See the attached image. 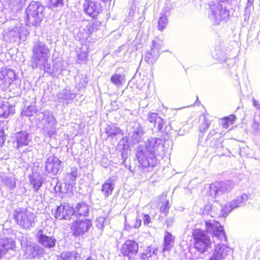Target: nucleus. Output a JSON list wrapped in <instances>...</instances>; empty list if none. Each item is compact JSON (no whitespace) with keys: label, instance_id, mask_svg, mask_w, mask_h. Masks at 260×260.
I'll use <instances>...</instances> for the list:
<instances>
[{"label":"nucleus","instance_id":"nucleus-45","mask_svg":"<svg viewBox=\"0 0 260 260\" xmlns=\"http://www.w3.org/2000/svg\"><path fill=\"white\" fill-rule=\"evenodd\" d=\"M167 23V18L165 16L160 17L158 22V29L159 30L162 31L166 28Z\"/></svg>","mask_w":260,"mask_h":260},{"label":"nucleus","instance_id":"nucleus-47","mask_svg":"<svg viewBox=\"0 0 260 260\" xmlns=\"http://www.w3.org/2000/svg\"><path fill=\"white\" fill-rule=\"evenodd\" d=\"M44 130L47 132L48 135L51 137L56 133L55 125L53 126H48L47 125L44 126Z\"/></svg>","mask_w":260,"mask_h":260},{"label":"nucleus","instance_id":"nucleus-34","mask_svg":"<svg viewBox=\"0 0 260 260\" xmlns=\"http://www.w3.org/2000/svg\"><path fill=\"white\" fill-rule=\"evenodd\" d=\"M105 132L108 137H111L123 134L122 130L114 124L108 125L105 128Z\"/></svg>","mask_w":260,"mask_h":260},{"label":"nucleus","instance_id":"nucleus-3","mask_svg":"<svg viewBox=\"0 0 260 260\" xmlns=\"http://www.w3.org/2000/svg\"><path fill=\"white\" fill-rule=\"evenodd\" d=\"M9 26L3 32V40L6 42H15L18 38L24 41L29 32L18 20L12 19L7 22Z\"/></svg>","mask_w":260,"mask_h":260},{"label":"nucleus","instance_id":"nucleus-48","mask_svg":"<svg viewBox=\"0 0 260 260\" xmlns=\"http://www.w3.org/2000/svg\"><path fill=\"white\" fill-rule=\"evenodd\" d=\"M161 118L158 117L157 114L156 113H150L148 116V120L151 123H154V124L157 122V119Z\"/></svg>","mask_w":260,"mask_h":260},{"label":"nucleus","instance_id":"nucleus-42","mask_svg":"<svg viewBox=\"0 0 260 260\" xmlns=\"http://www.w3.org/2000/svg\"><path fill=\"white\" fill-rule=\"evenodd\" d=\"M30 184L33 186L34 190L38 191L42 185V181L39 177L31 178L30 179Z\"/></svg>","mask_w":260,"mask_h":260},{"label":"nucleus","instance_id":"nucleus-2","mask_svg":"<svg viewBox=\"0 0 260 260\" xmlns=\"http://www.w3.org/2000/svg\"><path fill=\"white\" fill-rule=\"evenodd\" d=\"M163 147L162 140L154 138L149 140L145 148L139 147L136 156L140 164L144 168H152L156 162L155 154L162 151Z\"/></svg>","mask_w":260,"mask_h":260},{"label":"nucleus","instance_id":"nucleus-32","mask_svg":"<svg viewBox=\"0 0 260 260\" xmlns=\"http://www.w3.org/2000/svg\"><path fill=\"white\" fill-rule=\"evenodd\" d=\"M0 181L10 190H12L16 187V179L13 176H1Z\"/></svg>","mask_w":260,"mask_h":260},{"label":"nucleus","instance_id":"nucleus-50","mask_svg":"<svg viewBox=\"0 0 260 260\" xmlns=\"http://www.w3.org/2000/svg\"><path fill=\"white\" fill-rule=\"evenodd\" d=\"M164 124V120L162 118H158L157 119V122L154 124L156 125V128L158 129L159 131H160L161 132H163V125Z\"/></svg>","mask_w":260,"mask_h":260},{"label":"nucleus","instance_id":"nucleus-4","mask_svg":"<svg viewBox=\"0 0 260 260\" xmlns=\"http://www.w3.org/2000/svg\"><path fill=\"white\" fill-rule=\"evenodd\" d=\"M32 51V67L34 69L45 67L50 57V49L48 46L44 42L38 41L34 43Z\"/></svg>","mask_w":260,"mask_h":260},{"label":"nucleus","instance_id":"nucleus-53","mask_svg":"<svg viewBox=\"0 0 260 260\" xmlns=\"http://www.w3.org/2000/svg\"><path fill=\"white\" fill-rule=\"evenodd\" d=\"M208 126H209V123L208 122V121H207L206 119H204L202 124L201 125V127H200V131L201 132H204V131H205L208 128Z\"/></svg>","mask_w":260,"mask_h":260},{"label":"nucleus","instance_id":"nucleus-59","mask_svg":"<svg viewBox=\"0 0 260 260\" xmlns=\"http://www.w3.org/2000/svg\"><path fill=\"white\" fill-rule=\"evenodd\" d=\"M86 260H95L91 257L87 258Z\"/></svg>","mask_w":260,"mask_h":260},{"label":"nucleus","instance_id":"nucleus-39","mask_svg":"<svg viewBox=\"0 0 260 260\" xmlns=\"http://www.w3.org/2000/svg\"><path fill=\"white\" fill-rule=\"evenodd\" d=\"M101 27V23L98 21H95L93 22L88 23L86 28L88 31V34H91L92 32H94L100 29Z\"/></svg>","mask_w":260,"mask_h":260},{"label":"nucleus","instance_id":"nucleus-31","mask_svg":"<svg viewBox=\"0 0 260 260\" xmlns=\"http://www.w3.org/2000/svg\"><path fill=\"white\" fill-rule=\"evenodd\" d=\"M167 194L166 193H162L160 200L162 202V205L159 208L160 212L162 214H164L166 216L168 213L170 208V204L168 200H166Z\"/></svg>","mask_w":260,"mask_h":260},{"label":"nucleus","instance_id":"nucleus-17","mask_svg":"<svg viewBox=\"0 0 260 260\" xmlns=\"http://www.w3.org/2000/svg\"><path fill=\"white\" fill-rule=\"evenodd\" d=\"M55 218L58 220L69 219L73 214V209L68 205H60L53 211Z\"/></svg>","mask_w":260,"mask_h":260},{"label":"nucleus","instance_id":"nucleus-33","mask_svg":"<svg viewBox=\"0 0 260 260\" xmlns=\"http://www.w3.org/2000/svg\"><path fill=\"white\" fill-rule=\"evenodd\" d=\"M88 49L87 45H83L80 49L79 52L78 54L79 62L85 63L88 59Z\"/></svg>","mask_w":260,"mask_h":260},{"label":"nucleus","instance_id":"nucleus-20","mask_svg":"<svg viewBox=\"0 0 260 260\" xmlns=\"http://www.w3.org/2000/svg\"><path fill=\"white\" fill-rule=\"evenodd\" d=\"M15 246V241L11 238L0 239V258L9 250L13 249Z\"/></svg>","mask_w":260,"mask_h":260},{"label":"nucleus","instance_id":"nucleus-43","mask_svg":"<svg viewBox=\"0 0 260 260\" xmlns=\"http://www.w3.org/2000/svg\"><path fill=\"white\" fill-rule=\"evenodd\" d=\"M37 111L38 109L35 105H30L23 110L22 114L26 116H31Z\"/></svg>","mask_w":260,"mask_h":260},{"label":"nucleus","instance_id":"nucleus-8","mask_svg":"<svg viewBox=\"0 0 260 260\" xmlns=\"http://www.w3.org/2000/svg\"><path fill=\"white\" fill-rule=\"evenodd\" d=\"M235 185L234 182L231 180L216 182L210 184V193L215 196H220L223 193L232 191Z\"/></svg>","mask_w":260,"mask_h":260},{"label":"nucleus","instance_id":"nucleus-28","mask_svg":"<svg viewBox=\"0 0 260 260\" xmlns=\"http://www.w3.org/2000/svg\"><path fill=\"white\" fill-rule=\"evenodd\" d=\"M74 213L77 216H86L89 213V207L85 203H79L73 209Z\"/></svg>","mask_w":260,"mask_h":260},{"label":"nucleus","instance_id":"nucleus-10","mask_svg":"<svg viewBox=\"0 0 260 260\" xmlns=\"http://www.w3.org/2000/svg\"><path fill=\"white\" fill-rule=\"evenodd\" d=\"M248 199V195L244 193L237 197L236 199L225 205L221 211L222 216H226L228 215V213L234 209L244 206Z\"/></svg>","mask_w":260,"mask_h":260},{"label":"nucleus","instance_id":"nucleus-41","mask_svg":"<svg viewBox=\"0 0 260 260\" xmlns=\"http://www.w3.org/2000/svg\"><path fill=\"white\" fill-rule=\"evenodd\" d=\"M254 0H247V4L245 7L244 16L245 19L249 18L252 9H253V4Z\"/></svg>","mask_w":260,"mask_h":260},{"label":"nucleus","instance_id":"nucleus-58","mask_svg":"<svg viewBox=\"0 0 260 260\" xmlns=\"http://www.w3.org/2000/svg\"><path fill=\"white\" fill-rule=\"evenodd\" d=\"M253 105L257 107V109H260V104H257V102L253 100Z\"/></svg>","mask_w":260,"mask_h":260},{"label":"nucleus","instance_id":"nucleus-40","mask_svg":"<svg viewBox=\"0 0 260 260\" xmlns=\"http://www.w3.org/2000/svg\"><path fill=\"white\" fill-rule=\"evenodd\" d=\"M76 87L78 88V89L85 87L87 83L86 78L83 76H77L76 79Z\"/></svg>","mask_w":260,"mask_h":260},{"label":"nucleus","instance_id":"nucleus-24","mask_svg":"<svg viewBox=\"0 0 260 260\" xmlns=\"http://www.w3.org/2000/svg\"><path fill=\"white\" fill-rule=\"evenodd\" d=\"M14 112V108L8 102L0 100V117L6 118Z\"/></svg>","mask_w":260,"mask_h":260},{"label":"nucleus","instance_id":"nucleus-5","mask_svg":"<svg viewBox=\"0 0 260 260\" xmlns=\"http://www.w3.org/2000/svg\"><path fill=\"white\" fill-rule=\"evenodd\" d=\"M45 7L40 2H32L25 11L28 26H38L45 17Z\"/></svg>","mask_w":260,"mask_h":260},{"label":"nucleus","instance_id":"nucleus-57","mask_svg":"<svg viewBox=\"0 0 260 260\" xmlns=\"http://www.w3.org/2000/svg\"><path fill=\"white\" fill-rule=\"evenodd\" d=\"M2 132H1L0 134V146H2L5 142L4 137L2 136Z\"/></svg>","mask_w":260,"mask_h":260},{"label":"nucleus","instance_id":"nucleus-9","mask_svg":"<svg viewBox=\"0 0 260 260\" xmlns=\"http://www.w3.org/2000/svg\"><path fill=\"white\" fill-rule=\"evenodd\" d=\"M152 43L150 50L146 52L144 58V60L150 64H153L156 62L163 45L162 41L158 38L154 40Z\"/></svg>","mask_w":260,"mask_h":260},{"label":"nucleus","instance_id":"nucleus-55","mask_svg":"<svg viewBox=\"0 0 260 260\" xmlns=\"http://www.w3.org/2000/svg\"><path fill=\"white\" fill-rule=\"evenodd\" d=\"M230 122H229V121H228L227 119H226V118L223 119V123H222V126L225 128H228L229 125H230Z\"/></svg>","mask_w":260,"mask_h":260},{"label":"nucleus","instance_id":"nucleus-54","mask_svg":"<svg viewBox=\"0 0 260 260\" xmlns=\"http://www.w3.org/2000/svg\"><path fill=\"white\" fill-rule=\"evenodd\" d=\"M141 225V220L140 219L137 218L135 220V223L133 225L134 228L135 229H138Z\"/></svg>","mask_w":260,"mask_h":260},{"label":"nucleus","instance_id":"nucleus-6","mask_svg":"<svg viewBox=\"0 0 260 260\" xmlns=\"http://www.w3.org/2000/svg\"><path fill=\"white\" fill-rule=\"evenodd\" d=\"M14 215L16 223L24 229H28L35 224V215L27 210L17 209Z\"/></svg>","mask_w":260,"mask_h":260},{"label":"nucleus","instance_id":"nucleus-22","mask_svg":"<svg viewBox=\"0 0 260 260\" xmlns=\"http://www.w3.org/2000/svg\"><path fill=\"white\" fill-rule=\"evenodd\" d=\"M83 8L86 13L93 17L100 13V8L98 3L86 0L83 5Z\"/></svg>","mask_w":260,"mask_h":260},{"label":"nucleus","instance_id":"nucleus-12","mask_svg":"<svg viewBox=\"0 0 260 260\" xmlns=\"http://www.w3.org/2000/svg\"><path fill=\"white\" fill-rule=\"evenodd\" d=\"M92 223L89 219L76 221L72 223L71 228L73 235L79 237L86 233L91 226Z\"/></svg>","mask_w":260,"mask_h":260},{"label":"nucleus","instance_id":"nucleus-13","mask_svg":"<svg viewBox=\"0 0 260 260\" xmlns=\"http://www.w3.org/2000/svg\"><path fill=\"white\" fill-rule=\"evenodd\" d=\"M62 162L56 156H49L45 161V172L55 175L58 173L61 168Z\"/></svg>","mask_w":260,"mask_h":260},{"label":"nucleus","instance_id":"nucleus-1","mask_svg":"<svg viewBox=\"0 0 260 260\" xmlns=\"http://www.w3.org/2000/svg\"><path fill=\"white\" fill-rule=\"evenodd\" d=\"M207 231L196 230L193 233L194 247L202 253L209 252L212 245H216L217 242H226V238L223 227L215 220L205 221Z\"/></svg>","mask_w":260,"mask_h":260},{"label":"nucleus","instance_id":"nucleus-49","mask_svg":"<svg viewBox=\"0 0 260 260\" xmlns=\"http://www.w3.org/2000/svg\"><path fill=\"white\" fill-rule=\"evenodd\" d=\"M63 0H50V5L53 7H61L63 6Z\"/></svg>","mask_w":260,"mask_h":260},{"label":"nucleus","instance_id":"nucleus-21","mask_svg":"<svg viewBox=\"0 0 260 260\" xmlns=\"http://www.w3.org/2000/svg\"><path fill=\"white\" fill-rule=\"evenodd\" d=\"M131 137L134 144L138 143L144 139V129L139 123H135Z\"/></svg>","mask_w":260,"mask_h":260},{"label":"nucleus","instance_id":"nucleus-16","mask_svg":"<svg viewBox=\"0 0 260 260\" xmlns=\"http://www.w3.org/2000/svg\"><path fill=\"white\" fill-rule=\"evenodd\" d=\"M226 242H217L214 252L209 260H223L231 249L225 245Z\"/></svg>","mask_w":260,"mask_h":260},{"label":"nucleus","instance_id":"nucleus-14","mask_svg":"<svg viewBox=\"0 0 260 260\" xmlns=\"http://www.w3.org/2000/svg\"><path fill=\"white\" fill-rule=\"evenodd\" d=\"M16 77L17 75L12 69L5 68L2 70L0 72V87L2 89L8 88L16 79Z\"/></svg>","mask_w":260,"mask_h":260},{"label":"nucleus","instance_id":"nucleus-30","mask_svg":"<svg viewBox=\"0 0 260 260\" xmlns=\"http://www.w3.org/2000/svg\"><path fill=\"white\" fill-rule=\"evenodd\" d=\"M78 176V171L77 168L74 167L71 169V171L65 176V181L69 185L74 184L76 180V178Z\"/></svg>","mask_w":260,"mask_h":260},{"label":"nucleus","instance_id":"nucleus-56","mask_svg":"<svg viewBox=\"0 0 260 260\" xmlns=\"http://www.w3.org/2000/svg\"><path fill=\"white\" fill-rule=\"evenodd\" d=\"M225 118H226V119H227L228 121H229V122H230L231 124H233V121L235 119V116L232 115H230L229 117H227Z\"/></svg>","mask_w":260,"mask_h":260},{"label":"nucleus","instance_id":"nucleus-37","mask_svg":"<svg viewBox=\"0 0 260 260\" xmlns=\"http://www.w3.org/2000/svg\"><path fill=\"white\" fill-rule=\"evenodd\" d=\"M25 2V0H10L9 9L11 11H17Z\"/></svg>","mask_w":260,"mask_h":260},{"label":"nucleus","instance_id":"nucleus-23","mask_svg":"<svg viewBox=\"0 0 260 260\" xmlns=\"http://www.w3.org/2000/svg\"><path fill=\"white\" fill-rule=\"evenodd\" d=\"M56 96L59 102H66L68 103L70 101L74 100L76 95L74 93L71 92V88L67 87L65 89L59 91Z\"/></svg>","mask_w":260,"mask_h":260},{"label":"nucleus","instance_id":"nucleus-38","mask_svg":"<svg viewBox=\"0 0 260 260\" xmlns=\"http://www.w3.org/2000/svg\"><path fill=\"white\" fill-rule=\"evenodd\" d=\"M124 78V75L115 74L111 76L110 80L113 84L118 87L122 84Z\"/></svg>","mask_w":260,"mask_h":260},{"label":"nucleus","instance_id":"nucleus-15","mask_svg":"<svg viewBox=\"0 0 260 260\" xmlns=\"http://www.w3.org/2000/svg\"><path fill=\"white\" fill-rule=\"evenodd\" d=\"M38 242L44 247L48 248L54 247L56 240L54 236L47 235L43 230H39L36 234Z\"/></svg>","mask_w":260,"mask_h":260},{"label":"nucleus","instance_id":"nucleus-35","mask_svg":"<svg viewBox=\"0 0 260 260\" xmlns=\"http://www.w3.org/2000/svg\"><path fill=\"white\" fill-rule=\"evenodd\" d=\"M114 185L111 183V180H107L103 185L101 190L106 198L111 194L114 189Z\"/></svg>","mask_w":260,"mask_h":260},{"label":"nucleus","instance_id":"nucleus-52","mask_svg":"<svg viewBox=\"0 0 260 260\" xmlns=\"http://www.w3.org/2000/svg\"><path fill=\"white\" fill-rule=\"evenodd\" d=\"M143 223L144 225H148L151 221V218L148 214H143Z\"/></svg>","mask_w":260,"mask_h":260},{"label":"nucleus","instance_id":"nucleus-19","mask_svg":"<svg viewBox=\"0 0 260 260\" xmlns=\"http://www.w3.org/2000/svg\"><path fill=\"white\" fill-rule=\"evenodd\" d=\"M15 141L17 143L16 147L20 151V148L29 145L31 142V137L26 132L20 131L15 134Z\"/></svg>","mask_w":260,"mask_h":260},{"label":"nucleus","instance_id":"nucleus-25","mask_svg":"<svg viewBox=\"0 0 260 260\" xmlns=\"http://www.w3.org/2000/svg\"><path fill=\"white\" fill-rule=\"evenodd\" d=\"M175 237L168 231L165 232L164 237L162 252L170 251L173 247L175 242Z\"/></svg>","mask_w":260,"mask_h":260},{"label":"nucleus","instance_id":"nucleus-11","mask_svg":"<svg viewBox=\"0 0 260 260\" xmlns=\"http://www.w3.org/2000/svg\"><path fill=\"white\" fill-rule=\"evenodd\" d=\"M248 199V195L244 193L237 197L236 199L225 205L221 211L222 216H226L228 215V213L234 209L244 206Z\"/></svg>","mask_w":260,"mask_h":260},{"label":"nucleus","instance_id":"nucleus-46","mask_svg":"<svg viewBox=\"0 0 260 260\" xmlns=\"http://www.w3.org/2000/svg\"><path fill=\"white\" fill-rule=\"evenodd\" d=\"M105 219H106L104 217L102 216L98 217L96 219L95 223L96 227L99 229L100 230L103 231L105 226Z\"/></svg>","mask_w":260,"mask_h":260},{"label":"nucleus","instance_id":"nucleus-44","mask_svg":"<svg viewBox=\"0 0 260 260\" xmlns=\"http://www.w3.org/2000/svg\"><path fill=\"white\" fill-rule=\"evenodd\" d=\"M136 8V6L133 5L131 6L130 8L127 10V14H126V17L125 19L126 22L129 23L132 21L134 16Z\"/></svg>","mask_w":260,"mask_h":260},{"label":"nucleus","instance_id":"nucleus-29","mask_svg":"<svg viewBox=\"0 0 260 260\" xmlns=\"http://www.w3.org/2000/svg\"><path fill=\"white\" fill-rule=\"evenodd\" d=\"M158 249L149 246L146 248L142 256V260H154L157 255Z\"/></svg>","mask_w":260,"mask_h":260},{"label":"nucleus","instance_id":"nucleus-36","mask_svg":"<svg viewBox=\"0 0 260 260\" xmlns=\"http://www.w3.org/2000/svg\"><path fill=\"white\" fill-rule=\"evenodd\" d=\"M78 252L75 251L61 252L60 260H77Z\"/></svg>","mask_w":260,"mask_h":260},{"label":"nucleus","instance_id":"nucleus-27","mask_svg":"<svg viewBox=\"0 0 260 260\" xmlns=\"http://www.w3.org/2000/svg\"><path fill=\"white\" fill-rule=\"evenodd\" d=\"M44 249L38 245H29L27 247L26 252L29 258H35L43 253Z\"/></svg>","mask_w":260,"mask_h":260},{"label":"nucleus","instance_id":"nucleus-51","mask_svg":"<svg viewBox=\"0 0 260 260\" xmlns=\"http://www.w3.org/2000/svg\"><path fill=\"white\" fill-rule=\"evenodd\" d=\"M175 221L174 216H170L167 218L165 221V223L168 227L171 226L173 225Z\"/></svg>","mask_w":260,"mask_h":260},{"label":"nucleus","instance_id":"nucleus-26","mask_svg":"<svg viewBox=\"0 0 260 260\" xmlns=\"http://www.w3.org/2000/svg\"><path fill=\"white\" fill-rule=\"evenodd\" d=\"M42 115V119L44 120L45 123L43 124L47 125L48 126H53L56 123V119L53 115V113L48 110H45L41 114L38 115L39 118H41L40 115Z\"/></svg>","mask_w":260,"mask_h":260},{"label":"nucleus","instance_id":"nucleus-18","mask_svg":"<svg viewBox=\"0 0 260 260\" xmlns=\"http://www.w3.org/2000/svg\"><path fill=\"white\" fill-rule=\"evenodd\" d=\"M138 244L134 240H127L122 245L121 248V253L123 256L130 257L136 254L138 251Z\"/></svg>","mask_w":260,"mask_h":260},{"label":"nucleus","instance_id":"nucleus-7","mask_svg":"<svg viewBox=\"0 0 260 260\" xmlns=\"http://www.w3.org/2000/svg\"><path fill=\"white\" fill-rule=\"evenodd\" d=\"M209 17L214 25L219 24L221 21H226L229 16V11L219 3L212 4Z\"/></svg>","mask_w":260,"mask_h":260}]
</instances>
